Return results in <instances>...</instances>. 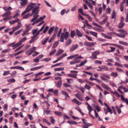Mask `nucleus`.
<instances>
[{
	"label": "nucleus",
	"mask_w": 128,
	"mask_h": 128,
	"mask_svg": "<svg viewBox=\"0 0 128 128\" xmlns=\"http://www.w3.org/2000/svg\"><path fill=\"white\" fill-rule=\"evenodd\" d=\"M69 36L68 32H63L62 33L60 38V41L63 42L64 39L66 40L68 38Z\"/></svg>",
	"instance_id": "f257e3e1"
},
{
	"label": "nucleus",
	"mask_w": 128,
	"mask_h": 128,
	"mask_svg": "<svg viewBox=\"0 0 128 128\" xmlns=\"http://www.w3.org/2000/svg\"><path fill=\"white\" fill-rule=\"evenodd\" d=\"M40 4H38L32 10V14H38L40 11L39 8Z\"/></svg>",
	"instance_id": "f03ea898"
},
{
	"label": "nucleus",
	"mask_w": 128,
	"mask_h": 128,
	"mask_svg": "<svg viewBox=\"0 0 128 128\" xmlns=\"http://www.w3.org/2000/svg\"><path fill=\"white\" fill-rule=\"evenodd\" d=\"M100 52L98 51H96L92 53V56L90 57V58L92 59H95L97 58V55L99 54Z\"/></svg>",
	"instance_id": "7ed1b4c3"
},
{
	"label": "nucleus",
	"mask_w": 128,
	"mask_h": 128,
	"mask_svg": "<svg viewBox=\"0 0 128 128\" xmlns=\"http://www.w3.org/2000/svg\"><path fill=\"white\" fill-rule=\"evenodd\" d=\"M36 48L33 47L31 48L28 50L26 52V54L28 56H29L33 53L35 50Z\"/></svg>",
	"instance_id": "20e7f679"
},
{
	"label": "nucleus",
	"mask_w": 128,
	"mask_h": 128,
	"mask_svg": "<svg viewBox=\"0 0 128 128\" xmlns=\"http://www.w3.org/2000/svg\"><path fill=\"white\" fill-rule=\"evenodd\" d=\"M84 45L86 46H92L96 44V42H85L84 43Z\"/></svg>",
	"instance_id": "39448f33"
},
{
	"label": "nucleus",
	"mask_w": 128,
	"mask_h": 128,
	"mask_svg": "<svg viewBox=\"0 0 128 128\" xmlns=\"http://www.w3.org/2000/svg\"><path fill=\"white\" fill-rule=\"evenodd\" d=\"M36 3H32V2L30 3L27 7L31 11L32 9H33L36 6Z\"/></svg>",
	"instance_id": "423d86ee"
},
{
	"label": "nucleus",
	"mask_w": 128,
	"mask_h": 128,
	"mask_svg": "<svg viewBox=\"0 0 128 128\" xmlns=\"http://www.w3.org/2000/svg\"><path fill=\"white\" fill-rule=\"evenodd\" d=\"M88 109L89 111L88 114L93 119H94L95 118L94 116H92L90 112H91L92 110L93 109L90 106H88Z\"/></svg>",
	"instance_id": "0eeeda50"
},
{
	"label": "nucleus",
	"mask_w": 128,
	"mask_h": 128,
	"mask_svg": "<svg viewBox=\"0 0 128 128\" xmlns=\"http://www.w3.org/2000/svg\"><path fill=\"white\" fill-rule=\"evenodd\" d=\"M126 0H122V2L121 3L120 6V8L121 11L122 12L123 11L124 6V4Z\"/></svg>",
	"instance_id": "6e6552de"
},
{
	"label": "nucleus",
	"mask_w": 128,
	"mask_h": 128,
	"mask_svg": "<svg viewBox=\"0 0 128 128\" xmlns=\"http://www.w3.org/2000/svg\"><path fill=\"white\" fill-rule=\"evenodd\" d=\"M121 100H122L123 102H125L126 104L128 105V100L127 98H124L122 95H120Z\"/></svg>",
	"instance_id": "1a4fd4ad"
},
{
	"label": "nucleus",
	"mask_w": 128,
	"mask_h": 128,
	"mask_svg": "<svg viewBox=\"0 0 128 128\" xmlns=\"http://www.w3.org/2000/svg\"><path fill=\"white\" fill-rule=\"evenodd\" d=\"M75 96L79 100L81 101L83 100V98L81 95L79 94H77L75 95Z\"/></svg>",
	"instance_id": "9d476101"
},
{
	"label": "nucleus",
	"mask_w": 128,
	"mask_h": 128,
	"mask_svg": "<svg viewBox=\"0 0 128 128\" xmlns=\"http://www.w3.org/2000/svg\"><path fill=\"white\" fill-rule=\"evenodd\" d=\"M28 2L27 0H21L20 3L22 6H24L26 5Z\"/></svg>",
	"instance_id": "9b49d317"
},
{
	"label": "nucleus",
	"mask_w": 128,
	"mask_h": 128,
	"mask_svg": "<svg viewBox=\"0 0 128 128\" xmlns=\"http://www.w3.org/2000/svg\"><path fill=\"white\" fill-rule=\"evenodd\" d=\"M39 16L38 14H35L33 16L34 18L30 20V22H34L38 18Z\"/></svg>",
	"instance_id": "f8f14e48"
},
{
	"label": "nucleus",
	"mask_w": 128,
	"mask_h": 128,
	"mask_svg": "<svg viewBox=\"0 0 128 128\" xmlns=\"http://www.w3.org/2000/svg\"><path fill=\"white\" fill-rule=\"evenodd\" d=\"M62 94L63 95L65 96V99L67 100V97L70 98V97L68 95V94L66 92L64 91H62L61 92Z\"/></svg>",
	"instance_id": "ddd939ff"
},
{
	"label": "nucleus",
	"mask_w": 128,
	"mask_h": 128,
	"mask_svg": "<svg viewBox=\"0 0 128 128\" xmlns=\"http://www.w3.org/2000/svg\"><path fill=\"white\" fill-rule=\"evenodd\" d=\"M72 101L75 104L79 105L82 104V103L80 102L76 98H74L72 100Z\"/></svg>",
	"instance_id": "4468645a"
},
{
	"label": "nucleus",
	"mask_w": 128,
	"mask_h": 128,
	"mask_svg": "<svg viewBox=\"0 0 128 128\" xmlns=\"http://www.w3.org/2000/svg\"><path fill=\"white\" fill-rule=\"evenodd\" d=\"M64 52V51L63 50H62L60 49H59L56 54V56H59L60 54Z\"/></svg>",
	"instance_id": "2eb2a0df"
},
{
	"label": "nucleus",
	"mask_w": 128,
	"mask_h": 128,
	"mask_svg": "<svg viewBox=\"0 0 128 128\" xmlns=\"http://www.w3.org/2000/svg\"><path fill=\"white\" fill-rule=\"evenodd\" d=\"M43 67V66H38L36 67L32 68L30 69L31 71H34L37 70H38L42 68Z\"/></svg>",
	"instance_id": "dca6fc26"
},
{
	"label": "nucleus",
	"mask_w": 128,
	"mask_h": 128,
	"mask_svg": "<svg viewBox=\"0 0 128 128\" xmlns=\"http://www.w3.org/2000/svg\"><path fill=\"white\" fill-rule=\"evenodd\" d=\"M19 20V19L18 18L14 20L10 21L9 22L11 25H12L16 22H18Z\"/></svg>",
	"instance_id": "f3484780"
},
{
	"label": "nucleus",
	"mask_w": 128,
	"mask_h": 128,
	"mask_svg": "<svg viewBox=\"0 0 128 128\" xmlns=\"http://www.w3.org/2000/svg\"><path fill=\"white\" fill-rule=\"evenodd\" d=\"M76 34L78 37H81L82 36L83 34L81 33L78 29L76 30Z\"/></svg>",
	"instance_id": "a211bd4d"
},
{
	"label": "nucleus",
	"mask_w": 128,
	"mask_h": 128,
	"mask_svg": "<svg viewBox=\"0 0 128 128\" xmlns=\"http://www.w3.org/2000/svg\"><path fill=\"white\" fill-rule=\"evenodd\" d=\"M105 38L111 40L112 39V37L108 36H107L104 34L102 33L101 34Z\"/></svg>",
	"instance_id": "6ab92c4d"
},
{
	"label": "nucleus",
	"mask_w": 128,
	"mask_h": 128,
	"mask_svg": "<svg viewBox=\"0 0 128 128\" xmlns=\"http://www.w3.org/2000/svg\"><path fill=\"white\" fill-rule=\"evenodd\" d=\"M101 85L104 88L107 90H109L110 89V87L106 86L104 83H102L101 84Z\"/></svg>",
	"instance_id": "aec40b11"
},
{
	"label": "nucleus",
	"mask_w": 128,
	"mask_h": 128,
	"mask_svg": "<svg viewBox=\"0 0 128 128\" xmlns=\"http://www.w3.org/2000/svg\"><path fill=\"white\" fill-rule=\"evenodd\" d=\"M78 45L77 44L74 45L73 46L70 48V51H72L78 48Z\"/></svg>",
	"instance_id": "412c9836"
},
{
	"label": "nucleus",
	"mask_w": 128,
	"mask_h": 128,
	"mask_svg": "<svg viewBox=\"0 0 128 128\" xmlns=\"http://www.w3.org/2000/svg\"><path fill=\"white\" fill-rule=\"evenodd\" d=\"M30 10L27 7L26 10L22 14V15L23 16L26 13L30 12Z\"/></svg>",
	"instance_id": "4be33fe9"
},
{
	"label": "nucleus",
	"mask_w": 128,
	"mask_h": 128,
	"mask_svg": "<svg viewBox=\"0 0 128 128\" xmlns=\"http://www.w3.org/2000/svg\"><path fill=\"white\" fill-rule=\"evenodd\" d=\"M30 10L27 7L26 10L22 14V15L23 16L26 13L30 12Z\"/></svg>",
	"instance_id": "5701e85b"
},
{
	"label": "nucleus",
	"mask_w": 128,
	"mask_h": 128,
	"mask_svg": "<svg viewBox=\"0 0 128 128\" xmlns=\"http://www.w3.org/2000/svg\"><path fill=\"white\" fill-rule=\"evenodd\" d=\"M54 114L58 116H62L63 115V114L62 112L58 111H55L54 112Z\"/></svg>",
	"instance_id": "b1692460"
},
{
	"label": "nucleus",
	"mask_w": 128,
	"mask_h": 128,
	"mask_svg": "<svg viewBox=\"0 0 128 128\" xmlns=\"http://www.w3.org/2000/svg\"><path fill=\"white\" fill-rule=\"evenodd\" d=\"M11 12L10 11H8L7 12H6L4 14H3L2 16V17H4V16H7L11 14Z\"/></svg>",
	"instance_id": "393cba45"
},
{
	"label": "nucleus",
	"mask_w": 128,
	"mask_h": 128,
	"mask_svg": "<svg viewBox=\"0 0 128 128\" xmlns=\"http://www.w3.org/2000/svg\"><path fill=\"white\" fill-rule=\"evenodd\" d=\"M72 42L71 40L70 39L69 40H68L66 42L65 45L66 46H68Z\"/></svg>",
	"instance_id": "a878e982"
},
{
	"label": "nucleus",
	"mask_w": 128,
	"mask_h": 128,
	"mask_svg": "<svg viewBox=\"0 0 128 128\" xmlns=\"http://www.w3.org/2000/svg\"><path fill=\"white\" fill-rule=\"evenodd\" d=\"M68 123H69L70 124H77V122H75L74 120H68L67 121Z\"/></svg>",
	"instance_id": "bb28decb"
},
{
	"label": "nucleus",
	"mask_w": 128,
	"mask_h": 128,
	"mask_svg": "<svg viewBox=\"0 0 128 128\" xmlns=\"http://www.w3.org/2000/svg\"><path fill=\"white\" fill-rule=\"evenodd\" d=\"M67 56V55L66 53H64V54H62V56H61L60 57H58V58L57 59L58 60V61H59L62 58H63L64 57H65V56Z\"/></svg>",
	"instance_id": "cd10ccee"
},
{
	"label": "nucleus",
	"mask_w": 128,
	"mask_h": 128,
	"mask_svg": "<svg viewBox=\"0 0 128 128\" xmlns=\"http://www.w3.org/2000/svg\"><path fill=\"white\" fill-rule=\"evenodd\" d=\"M62 82L61 80H60L56 84V86L58 88H60L61 86Z\"/></svg>",
	"instance_id": "c85d7f7f"
},
{
	"label": "nucleus",
	"mask_w": 128,
	"mask_h": 128,
	"mask_svg": "<svg viewBox=\"0 0 128 128\" xmlns=\"http://www.w3.org/2000/svg\"><path fill=\"white\" fill-rule=\"evenodd\" d=\"M90 33L91 34L93 35L96 38H97V33L95 32L90 31Z\"/></svg>",
	"instance_id": "c756f323"
},
{
	"label": "nucleus",
	"mask_w": 128,
	"mask_h": 128,
	"mask_svg": "<svg viewBox=\"0 0 128 128\" xmlns=\"http://www.w3.org/2000/svg\"><path fill=\"white\" fill-rule=\"evenodd\" d=\"M76 76L77 74L73 75L72 74H68V77L75 78H77Z\"/></svg>",
	"instance_id": "7c9ffc66"
},
{
	"label": "nucleus",
	"mask_w": 128,
	"mask_h": 128,
	"mask_svg": "<svg viewBox=\"0 0 128 128\" xmlns=\"http://www.w3.org/2000/svg\"><path fill=\"white\" fill-rule=\"evenodd\" d=\"M31 24H30L26 27V30L28 32L31 29L32 26H31Z\"/></svg>",
	"instance_id": "2f4dec72"
},
{
	"label": "nucleus",
	"mask_w": 128,
	"mask_h": 128,
	"mask_svg": "<svg viewBox=\"0 0 128 128\" xmlns=\"http://www.w3.org/2000/svg\"><path fill=\"white\" fill-rule=\"evenodd\" d=\"M46 16L45 15H44L42 17H40L37 20L38 22H40L41 20H43L45 18Z\"/></svg>",
	"instance_id": "473e14b6"
},
{
	"label": "nucleus",
	"mask_w": 128,
	"mask_h": 128,
	"mask_svg": "<svg viewBox=\"0 0 128 128\" xmlns=\"http://www.w3.org/2000/svg\"><path fill=\"white\" fill-rule=\"evenodd\" d=\"M64 70V68H54V70L55 71H60L62 70Z\"/></svg>",
	"instance_id": "72a5a7b5"
},
{
	"label": "nucleus",
	"mask_w": 128,
	"mask_h": 128,
	"mask_svg": "<svg viewBox=\"0 0 128 128\" xmlns=\"http://www.w3.org/2000/svg\"><path fill=\"white\" fill-rule=\"evenodd\" d=\"M59 42V40H58L57 41L55 42L53 45L52 46V48H56L57 46L58 43Z\"/></svg>",
	"instance_id": "f704fd0d"
},
{
	"label": "nucleus",
	"mask_w": 128,
	"mask_h": 128,
	"mask_svg": "<svg viewBox=\"0 0 128 128\" xmlns=\"http://www.w3.org/2000/svg\"><path fill=\"white\" fill-rule=\"evenodd\" d=\"M54 28V27L52 26L51 27L49 30L48 31V34H50L52 32Z\"/></svg>",
	"instance_id": "c9c22d12"
},
{
	"label": "nucleus",
	"mask_w": 128,
	"mask_h": 128,
	"mask_svg": "<svg viewBox=\"0 0 128 128\" xmlns=\"http://www.w3.org/2000/svg\"><path fill=\"white\" fill-rule=\"evenodd\" d=\"M76 35L74 30H71L70 32V36L72 38H73Z\"/></svg>",
	"instance_id": "e433bc0d"
},
{
	"label": "nucleus",
	"mask_w": 128,
	"mask_h": 128,
	"mask_svg": "<svg viewBox=\"0 0 128 128\" xmlns=\"http://www.w3.org/2000/svg\"><path fill=\"white\" fill-rule=\"evenodd\" d=\"M124 25V24L123 22H120L118 26L119 28H121L123 27Z\"/></svg>",
	"instance_id": "4c0bfd02"
},
{
	"label": "nucleus",
	"mask_w": 128,
	"mask_h": 128,
	"mask_svg": "<svg viewBox=\"0 0 128 128\" xmlns=\"http://www.w3.org/2000/svg\"><path fill=\"white\" fill-rule=\"evenodd\" d=\"M118 31L119 32H120L122 33H123V32H124V34H122V35H124L125 36V35L127 34V32L124 30H118Z\"/></svg>",
	"instance_id": "58836bf2"
},
{
	"label": "nucleus",
	"mask_w": 128,
	"mask_h": 128,
	"mask_svg": "<svg viewBox=\"0 0 128 128\" xmlns=\"http://www.w3.org/2000/svg\"><path fill=\"white\" fill-rule=\"evenodd\" d=\"M64 86L66 87H70V88L72 90H73V88L72 87H71V86L69 85L68 84L66 83H64L63 84Z\"/></svg>",
	"instance_id": "ea45409f"
},
{
	"label": "nucleus",
	"mask_w": 128,
	"mask_h": 128,
	"mask_svg": "<svg viewBox=\"0 0 128 128\" xmlns=\"http://www.w3.org/2000/svg\"><path fill=\"white\" fill-rule=\"evenodd\" d=\"M50 122L52 124H54L55 122V120L52 117L50 116Z\"/></svg>",
	"instance_id": "a19ab883"
},
{
	"label": "nucleus",
	"mask_w": 128,
	"mask_h": 128,
	"mask_svg": "<svg viewBox=\"0 0 128 128\" xmlns=\"http://www.w3.org/2000/svg\"><path fill=\"white\" fill-rule=\"evenodd\" d=\"M56 49H54L53 50L51 51L49 55L50 56H51L54 54L56 52Z\"/></svg>",
	"instance_id": "79ce46f5"
},
{
	"label": "nucleus",
	"mask_w": 128,
	"mask_h": 128,
	"mask_svg": "<svg viewBox=\"0 0 128 128\" xmlns=\"http://www.w3.org/2000/svg\"><path fill=\"white\" fill-rule=\"evenodd\" d=\"M100 77L102 80L108 83V80L106 78H104L102 76H100Z\"/></svg>",
	"instance_id": "37998d69"
},
{
	"label": "nucleus",
	"mask_w": 128,
	"mask_h": 128,
	"mask_svg": "<svg viewBox=\"0 0 128 128\" xmlns=\"http://www.w3.org/2000/svg\"><path fill=\"white\" fill-rule=\"evenodd\" d=\"M119 43L120 44H122L123 45H124L126 46H127L128 45V43L126 42H122V41H119Z\"/></svg>",
	"instance_id": "c03bdc74"
},
{
	"label": "nucleus",
	"mask_w": 128,
	"mask_h": 128,
	"mask_svg": "<svg viewBox=\"0 0 128 128\" xmlns=\"http://www.w3.org/2000/svg\"><path fill=\"white\" fill-rule=\"evenodd\" d=\"M116 109H117V110L118 111V113L119 114H120L121 112V110L120 109V108H119L118 106H115Z\"/></svg>",
	"instance_id": "a18cd8bd"
},
{
	"label": "nucleus",
	"mask_w": 128,
	"mask_h": 128,
	"mask_svg": "<svg viewBox=\"0 0 128 128\" xmlns=\"http://www.w3.org/2000/svg\"><path fill=\"white\" fill-rule=\"evenodd\" d=\"M87 62L86 59L85 61L84 62L82 61L81 63L80 64V66H82L84 65V64L86 62Z\"/></svg>",
	"instance_id": "49530a36"
},
{
	"label": "nucleus",
	"mask_w": 128,
	"mask_h": 128,
	"mask_svg": "<svg viewBox=\"0 0 128 128\" xmlns=\"http://www.w3.org/2000/svg\"><path fill=\"white\" fill-rule=\"evenodd\" d=\"M49 38V37H48L47 38H46L43 41L42 43V44L43 45H44L46 42Z\"/></svg>",
	"instance_id": "de8ad7c7"
},
{
	"label": "nucleus",
	"mask_w": 128,
	"mask_h": 128,
	"mask_svg": "<svg viewBox=\"0 0 128 128\" xmlns=\"http://www.w3.org/2000/svg\"><path fill=\"white\" fill-rule=\"evenodd\" d=\"M51 60V58H44L41 61H46V62H48L50 61Z\"/></svg>",
	"instance_id": "09e8293b"
},
{
	"label": "nucleus",
	"mask_w": 128,
	"mask_h": 128,
	"mask_svg": "<svg viewBox=\"0 0 128 128\" xmlns=\"http://www.w3.org/2000/svg\"><path fill=\"white\" fill-rule=\"evenodd\" d=\"M22 30V29H20L16 32L14 34L15 35H17L20 33Z\"/></svg>",
	"instance_id": "8fccbe9b"
},
{
	"label": "nucleus",
	"mask_w": 128,
	"mask_h": 128,
	"mask_svg": "<svg viewBox=\"0 0 128 128\" xmlns=\"http://www.w3.org/2000/svg\"><path fill=\"white\" fill-rule=\"evenodd\" d=\"M7 81L9 82H15V80L14 79L12 78L8 80Z\"/></svg>",
	"instance_id": "3c124183"
},
{
	"label": "nucleus",
	"mask_w": 128,
	"mask_h": 128,
	"mask_svg": "<svg viewBox=\"0 0 128 128\" xmlns=\"http://www.w3.org/2000/svg\"><path fill=\"white\" fill-rule=\"evenodd\" d=\"M43 121L44 122L48 124L49 125H50V124L48 122V120L45 119H43Z\"/></svg>",
	"instance_id": "603ef678"
},
{
	"label": "nucleus",
	"mask_w": 128,
	"mask_h": 128,
	"mask_svg": "<svg viewBox=\"0 0 128 128\" xmlns=\"http://www.w3.org/2000/svg\"><path fill=\"white\" fill-rule=\"evenodd\" d=\"M95 30L98 31L99 32H103L104 31V30L102 29H99L97 28H93Z\"/></svg>",
	"instance_id": "864d4df0"
},
{
	"label": "nucleus",
	"mask_w": 128,
	"mask_h": 128,
	"mask_svg": "<svg viewBox=\"0 0 128 128\" xmlns=\"http://www.w3.org/2000/svg\"><path fill=\"white\" fill-rule=\"evenodd\" d=\"M98 68H101V69L102 70H104L105 69L106 70H108L109 68L106 66H104V68H102L101 67H100V66H99L98 67Z\"/></svg>",
	"instance_id": "5fc2aeb1"
},
{
	"label": "nucleus",
	"mask_w": 128,
	"mask_h": 128,
	"mask_svg": "<svg viewBox=\"0 0 128 128\" xmlns=\"http://www.w3.org/2000/svg\"><path fill=\"white\" fill-rule=\"evenodd\" d=\"M44 73L43 72H41L36 74L35 75V77L37 78L38 76Z\"/></svg>",
	"instance_id": "6e6d98bb"
},
{
	"label": "nucleus",
	"mask_w": 128,
	"mask_h": 128,
	"mask_svg": "<svg viewBox=\"0 0 128 128\" xmlns=\"http://www.w3.org/2000/svg\"><path fill=\"white\" fill-rule=\"evenodd\" d=\"M111 75L114 77L115 78L117 76V73L112 72L111 74Z\"/></svg>",
	"instance_id": "4d7b16f0"
},
{
	"label": "nucleus",
	"mask_w": 128,
	"mask_h": 128,
	"mask_svg": "<svg viewBox=\"0 0 128 128\" xmlns=\"http://www.w3.org/2000/svg\"><path fill=\"white\" fill-rule=\"evenodd\" d=\"M21 44V43H20V41L19 42H18V43H17L16 44H15L13 46H12V47H13L14 46H16V47L18 46H19Z\"/></svg>",
	"instance_id": "13d9d810"
},
{
	"label": "nucleus",
	"mask_w": 128,
	"mask_h": 128,
	"mask_svg": "<svg viewBox=\"0 0 128 128\" xmlns=\"http://www.w3.org/2000/svg\"><path fill=\"white\" fill-rule=\"evenodd\" d=\"M106 20L107 18H105L102 22H99V23L100 24H104L105 23Z\"/></svg>",
	"instance_id": "bf43d9fd"
},
{
	"label": "nucleus",
	"mask_w": 128,
	"mask_h": 128,
	"mask_svg": "<svg viewBox=\"0 0 128 128\" xmlns=\"http://www.w3.org/2000/svg\"><path fill=\"white\" fill-rule=\"evenodd\" d=\"M107 109L108 111V112H110L111 114H112V110L111 108L109 107L107 108Z\"/></svg>",
	"instance_id": "052dcab7"
},
{
	"label": "nucleus",
	"mask_w": 128,
	"mask_h": 128,
	"mask_svg": "<svg viewBox=\"0 0 128 128\" xmlns=\"http://www.w3.org/2000/svg\"><path fill=\"white\" fill-rule=\"evenodd\" d=\"M94 63L95 64H102V62L98 60H96L94 61Z\"/></svg>",
	"instance_id": "680f3d73"
},
{
	"label": "nucleus",
	"mask_w": 128,
	"mask_h": 128,
	"mask_svg": "<svg viewBox=\"0 0 128 128\" xmlns=\"http://www.w3.org/2000/svg\"><path fill=\"white\" fill-rule=\"evenodd\" d=\"M116 13L114 11H113L112 17V19L116 17Z\"/></svg>",
	"instance_id": "e2e57ef3"
},
{
	"label": "nucleus",
	"mask_w": 128,
	"mask_h": 128,
	"mask_svg": "<svg viewBox=\"0 0 128 128\" xmlns=\"http://www.w3.org/2000/svg\"><path fill=\"white\" fill-rule=\"evenodd\" d=\"M10 71H5L3 74V75L4 76L8 74H10Z\"/></svg>",
	"instance_id": "0e129e2a"
},
{
	"label": "nucleus",
	"mask_w": 128,
	"mask_h": 128,
	"mask_svg": "<svg viewBox=\"0 0 128 128\" xmlns=\"http://www.w3.org/2000/svg\"><path fill=\"white\" fill-rule=\"evenodd\" d=\"M28 32L26 30L25 31H23V33L22 34V36H24L25 35H28Z\"/></svg>",
	"instance_id": "69168bd1"
},
{
	"label": "nucleus",
	"mask_w": 128,
	"mask_h": 128,
	"mask_svg": "<svg viewBox=\"0 0 128 128\" xmlns=\"http://www.w3.org/2000/svg\"><path fill=\"white\" fill-rule=\"evenodd\" d=\"M67 82L70 84H71L73 82L72 79H67Z\"/></svg>",
	"instance_id": "338daca9"
},
{
	"label": "nucleus",
	"mask_w": 128,
	"mask_h": 128,
	"mask_svg": "<svg viewBox=\"0 0 128 128\" xmlns=\"http://www.w3.org/2000/svg\"><path fill=\"white\" fill-rule=\"evenodd\" d=\"M50 111H51L50 110H45L44 111V112L46 114H51L50 113Z\"/></svg>",
	"instance_id": "774afa93"
}]
</instances>
